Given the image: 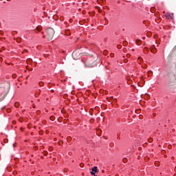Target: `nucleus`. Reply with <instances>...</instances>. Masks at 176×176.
<instances>
[{"instance_id":"obj_8","label":"nucleus","mask_w":176,"mask_h":176,"mask_svg":"<svg viewBox=\"0 0 176 176\" xmlns=\"http://www.w3.org/2000/svg\"><path fill=\"white\" fill-rule=\"evenodd\" d=\"M123 162H124V163H126V162H127V159L124 158V159H123Z\"/></svg>"},{"instance_id":"obj_9","label":"nucleus","mask_w":176,"mask_h":176,"mask_svg":"<svg viewBox=\"0 0 176 176\" xmlns=\"http://www.w3.org/2000/svg\"><path fill=\"white\" fill-rule=\"evenodd\" d=\"M36 30H37V31L40 32L41 29V28H36Z\"/></svg>"},{"instance_id":"obj_2","label":"nucleus","mask_w":176,"mask_h":176,"mask_svg":"<svg viewBox=\"0 0 176 176\" xmlns=\"http://www.w3.org/2000/svg\"><path fill=\"white\" fill-rule=\"evenodd\" d=\"M166 19H170V20H173L174 19V14H171L170 12H168L165 14Z\"/></svg>"},{"instance_id":"obj_3","label":"nucleus","mask_w":176,"mask_h":176,"mask_svg":"<svg viewBox=\"0 0 176 176\" xmlns=\"http://www.w3.org/2000/svg\"><path fill=\"white\" fill-rule=\"evenodd\" d=\"M96 173H97V166H94L92 168V171L91 172V175H96Z\"/></svg>"},{"instance_id":"obj_10","label":"nucleus","mask_w":176,"mask_h":176,"mask_svg":"<svg viewBox=\"0 0 176 176\" xmlns=\"http://www.w3.org/2000/svg\"><path fill=\"white\" fill-rule=\"evenodd\" d=\"M140 41H136L137 45H140Z\"/></svg>"},{"instance_id":"obj_4","label":"nucleus","mask_w":176,"mask_h":176,"mask_svg":"<svg viewBox=\"0 0 176 176\" xmlns=\"http://www.w3.org/2000/svg\"><path fill=\"white\" fill-rule=\"evenodd\" d=\"M141 61H142V58L139 57L138 59V62L140 63H141Z\"/></svg>"},{"instance_id":"obj_5","label":"nucleus","mask_w":176,"mask_h":176,"mask_svg":"<svg viewBox=\"0 0 176 176\" xmlns=\"http://www.w3.org/2000/svg\"><path fill=\"white\" fill-rule=\"evenodd\" d=\"M151 52H152V53H156V48H153V49L151 50Z\"/></svg>"},{"instance_id":"obj_6","label":"nucleus","mask_w":176,"mask_h":176,"mask_svg":"<svg viewBox=\"0 0 176 176\" xmlns=\"http://www.w3.org/2000/svg\"><path fill=\"white\" fill-rule=\"evenodd\" d=\"M19 102L15 103L16 108H19Z\"/></svg>"},{"instance_id":"obj_11","label":"nucleus","mask_w":176,"mask_h":176,"mask_svg":"<svg viewBox=\"0 0 176 176\" xmlns=\"http://www.w3.org/2000/svg\"><path fill=\"white\" fill-rule=\"evenodd\" d=\"M52 118H53V117H51V118H50L51 120H52Z\"/></svg>"},{"instance_id":"obj_1","label":"nucleus","mask_w":176,"mask_h":176,"mask_svg":"<svg viewBox=\"0 0 176 176\" xmlns=\"http://www.w3.org/2000/svg\"><path fill=\"white\" fill-rule=\"evenodd\" d=\"M46 32H47L46 37L48 39V41H50V39H52V38H53L54 35V30H53V28H49L47 29Z\"/></svg>"},{"instance_id":"obj_7","label":"nucleus","mask_w":176,"mask_h":176,"mask_svg":"<svg viewBox=\"0 0 176 176\" xmlns=\"http://www.w3.org/2000/svg\"><path fill=\"white\" fill-rule=\"evenodd\" d=\"M39 86H43V82H39Z\"/></svg>"}]
</instances>
